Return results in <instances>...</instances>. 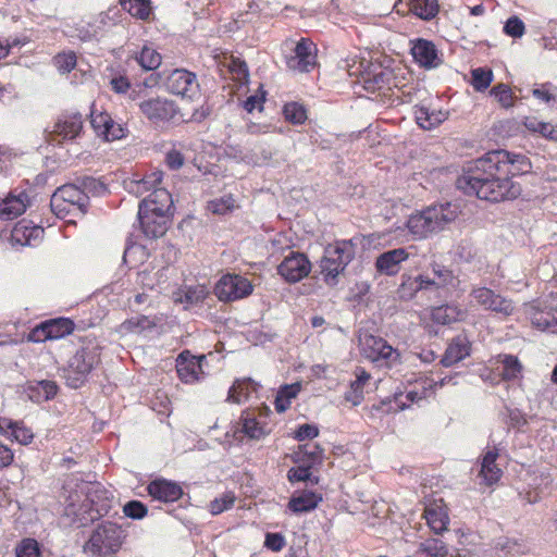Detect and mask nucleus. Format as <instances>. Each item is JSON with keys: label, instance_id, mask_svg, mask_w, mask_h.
<instances>
[{"label": "nucleus", "instance_id": "2f4dec72", "mask_svg": "<svg viewBox=\"0 0 557 557\" xmlns=\"http://www.w3.org/2000/svg\"><path fill=\"white\" fill-rule=\"evenodd\" d=\"M44 230L39 226H28L26 221L18 222L12 230V239L21 245H30V239L39 236Z\"/></svg>", "mask_w": 557, "mask_h": 557}, {"label": "nucleus", "instance_id": "4d7b16f0", "mask_svg": "<svg viewBox=\"0 0 557 557\" xmlns=\"http://www.w3.org/2000/svg\"><path fill=\"white\" fill-rule=\"evenodd\" d=\"M94 129L99 136H102L104 132H108V125L112 123V117L110 114L106 112H101L98 114L91 113V121H90Z\"/></svg>", "mask_w": 557, "mask_h": 557}, {"label": "nucleus", "instance_id": "7c9ffc66", "mask_svg": "<svg viewBox=\"0 0 557 557\" xmlns=\"http://www.w3.org/2000/svg\"><path fill=\"white\" fill-rule=\"evenodd\" d=\"M498 362L502 366L500 374L506 381H512L521 376L522 364L518 357L512 355H499Z\"/></svg>", "mask_w": 557, "mask_h": 557}, {"label": "nucleus", "instance_id": "7ed1b4c3", "mask_svg": "<svg viewBox=\"0 0 557 557\" xmlns=\"http://www.w3.org/2000/svg\"><path fill=\"white\" fill-rule=\"evenodd\" d=\"M355 253L356 245L351 239L336 240L324 248L319 269L323 282L329 287H335L339 283Z\"/></svg>", "mask_w": 557, "mask_h": 557}, {"label": "nucleus", "instance_id": "f704fd0d", "mask_svg": "<svg viewBox=\"0 0 557 557\" xmlns=\"http://www.w3.org/2000/svg\"><path fill=\"white\" fill-rule=\"evenodd\" d=\"M425 519L434 533L441 534L447 530L449 519L442 508H428L425 510Z\"/></svg>", "mask_w": 557, "mask_h": 557}, {"label": "nucleus", "instance_id": "338daca9", "mask_svg": "<svg viewBox=\"0 0 557 557\" xmlns=\"http://www.w3.org/2000/svg\"><path fill=\"white\" fill-rule=\"evenodd\" d=\"M300 392V384H292V385H284L282 386L278 392L277 396L281 398H284L290 403L293 398L297 396V394Z\"/></svg>", "mask_w": 557, "mask_h": 557}, {"label": "nucleus", "instance_id": "6e6552de", "mask_svg": "<svg viewBox=\"0 0 557 557\" xmlns=\"http://www.w3.org/2000/svg\"><path fill=\"white\" fill-rule=\"evenodd\" d=\"M253 290L250 281L238 274H225L215 285V295L221 301H235L248 297Z\"/></svg>", "mask_w": 557, "mask_h": 557}, {"label": "nucleus", "instance_id": "473e14b6", "mask_svg": "<svg viewBox=\"0 0 557 557\" xmlns=\"http://www.w3.org/2000/svg\"><path fill=\"white\" fill-rule=\"evenodd\" d=\"M161 181L162 173L159 171L152 172L151 174L145 176L141 180L132 181L129 183V190L136 194L137 196H141L146 191H153L156 188H159L158 185L161 184Z\"/></svg>", "mask_w": 557, "mask_h": 557}, {"label": "nucleus", "instance_id": "1a4fd4ad", "mask_svg": "<svg viewBox=\"0 0 557 557\" xmlns=\"http://www.w3.org/2000/svg\"><path fill=\"white\" fill-rule=\"evenodd\" d=\"M472 300L484 310L493 311L502 317H509L515 311V306L510 299L503 297L487 287H475L471 290Z\"/></svg>", "mask_w": 557, "mask_h": 557}, {"label": "nucleus", "instance_id": "e2e57ef3", "mask_svg": "<svg viewBox=\"0 0 557 557\" xmlns=\"http://www.w3.org/2000/svg\"><path fill=\"white\" fill-rule=\"evenodd\" d=\"M265 100V92L261 91L260 95L256 94L249 96L244 102V109L247 112H252L255 109L262 110L263 102Z\"/></svg>", "mask_w": 557, "mask_h": 557}, {"label": "nucleus", "instance_id": "72a5a7b5", "mask_svg": "<svg viewBox=\"0 0 557 557\" xmlns=\"http://www.w3.org/2000/svg\"><path fill=\"white\" fill-rule=\"evenodd\" d=\"M45 322L50 339L62 338L71 334L74 330L73 321L67 318L51 319Z\"/></svg>", "mask_w": 557, "mask_h": 557}, {"label": "nucleus", "instance_id": "39448f33", "mask_svg": "<svg viewBox=\"0 0 557 557\" xmlns=\"http://www.w3.org/2000/svg\"><path fill=\"white\" fill-rule=\"evenodd\" d=\"M125 537L124 530L111 521L100 523L85 543L83 549L91 556H107L116 553Z\"/></svg>", "mask_w": 557, "mask_h": 557}, {"label": "nucleus", "instance_id": "ddd939ff", "mask_svg": "<svg viewBox=\"0 0 557 557\" xmlns=\"http://www.w3.org/2000/svg\"><path fill=\"white\" fill-rule=\"evenodd\" d=\"M83 129L82 114L63 115L53 126L48 140L61 144L63 140L76 138Z\"/></svg>", "mask_w": 557, "mask_h": 557}, {"label": "nucleus", "instance_id": "423d86ee", "mask_svg": "<svg viewBox=\"0 0 557 557\" xmlns=\"http://www.w3.org/2000/svg\"><path fill=\"white\" fill-rule=\"evenodd\" d=\"M100 361V349L98 345L88 343L78 349L69 360L65 370L67 385L78 388L85 382L87 375Z\"/></svg>", "mask_w": 557, "mask_h": 557}, {"label": "nucleus", "instance_id": "a19ab883", "mask_svg": "<svg viewBox=\"0 0 557 557\" xmlns=\"http://www.w3.org/2000/svg\"><path fill=\"white\" fill-rule=\"evenodd\" d=\"M286 121L293 124H302L307 120V112L304 106L297 102L286 103L283 108Z\"/></svg>", "mask_w": 557, "mask_h": 557}, {"label": "nucleus", "instance_id": "a211bd4d", "mask_svg": "<svg viewBox=\"0 0 557 557\" xmlns=\"http://www.w3.org/2000/svg\"><path fill=\"white\" fill-rule=\"evenodd\" d=\"M422 277L428 290L455 286L457 281L453 271L438 263H432Z\"/></svg>", "mask_w": 557, "mask_h": 557}, {"label": "nucleus", "instance_id": "774afa93", "mask_svg": "<svg viewBox=\"0 0 557 557\" xmlns=\"http://www.w3.org/2000/svg\"><path fill=\"white\" fill-rule=\"evenodd\" d=\"M519 497L523 503L530 505L536 504L542 499L541 492L537 488L519 492Z\"/></svg>", "mask_w": 557, "mask_h": 557}, {"label": "nucleus", "instance_id": "5701e85b", "mask_svg": "<svg viewBox=\"0 0 557 557\" xmlns=\"http://www.w3.org/2000/svg\"><path fill=\"white\" fill-rule=\"evenodd\" d=\"M27 196L21 193L18 196L8 195L2 201H0V219L1 220H13L21 215L26 210Z\"/></svg>", "mask_w": 557, "mask_h": 557}, {"label": "nucleus", "instance_id": "0e129e2a", "mask_svg": "<svg viewBox=\"0 0 557 557\" xmlns=\"http://www.w3.org/2000/svg\"><path fill=\"white\" fill-rule=\"evenodd\" d=\"M124 136H125L124 128L121 126V124L115 123L113 120H112V123H110L108 125V132H104V134L102 135V137L108 141L121 139Z\"/></svg>", "mask_w": 557, "mask_h": 557}, {"label": "nucleus", "instance_id": "37998d69", "mask_svg": "<svg viewBox=\"0 0 557 557\" xmlns=\"http://www.w3.org/2000/svg\"><path fill=\"white\" fill-rule=\"evenodd\" d=\"M472 86L478 91L485 90L493 79V73L491 70H485L483 67H476L472 70Z\"/></svg>", "mask_w": 557, "mask_h": 557}, {"label": "nucleus", "instance_id": "6e6d98bb", "mask_svg": "<svg viewBox=\"0 0 557 557\" xmlns=\"http://www.w3.org/2000/svg\"><path fill=\"white\" fill-rule=\"evenodd\" d=\"M147 511V507L139 500H131L123 507L125 516L132 519H143Z\"/></svg>", "mask_w": 557, "mask_h": 557}, {"label": "nucleus", "instance_id": "4c0bfd02", "mask_svg": "<svg viewBox=\"0 0 557 557\" xmlns=\"http://www.w3.org/2000/svg\"><path fill=\"white\" fill-rule=\"evenodd\" d=\"M124 10L131 15L145 20L150 14V0H120Z\"/></svg>", "mask_w": 557, "mask_h": 557}, {"label": "nucleus", "instance_id": "13d9d810", "mask_svg": "<svg viewBox=\"0 0 557 557\" xmlns=\"http://www.w3.org/2000/svg\"><path fill=\"white\" fill-rule=\"evenodd\" d=\"M318 435V426L308 423L301 424L295 432V438L299 442L315 438Z\"/></svg>", "mask_w": 557, "mask_h": 557}, {"label": "nucleus", "instance_id": "2eb2a0df", "mask_svg": "<svg viewBox=\"0 0 557 557\" xmlns=\"http://www.w3.org/2000/svg\"><path fill=\"white\" fill-rule=\"evenodd\" d=\"M409 257L405 248H395L382 252L375 260V269L381 275H396L401 268V263Z\"/></svg>", "mask_w": 557, "mask_h": 557}, {"label": "nucleus", "instance_id": "393cba45", "mask_svg": "<svg viewBox=\"0 0 557 557\" xmlns=\"http://www.w3.org/2000/svg\"><path fill=\"white\" fill-rule=\"evenodd\" d=\"M323 448L318 444L299 445L293 454V460L296 463H307L311 467L321 465L323 461Z\"/></svg>", "mask_w": 557, "mask_h": 557}, {"label": "nucleus", "instance_id": "412c9836", "mask_svg": "<svg viewBox=\"0 0 557 557\" xmlns=\"http://www.w3.org/2000/svg\"><path fill=\"white\" fill-rule=\"evenodd\" d=\"M147 491L153 499L163 503L176 502L183 495V490L178 484L164 479L154 480L149 483Z\"/></svg>", "mask_w": 557, "mask_h": 557}, {"label": "nucleus", "instance_id": "a878e982", "mask_svg": "<svg viewBox=\"0 0 557 557\" xmlns=\"http://www.w3.org/2000/svg\"><path fill=\"white\" fill-rule=\"evenodd\" d=\"M259 384L251 379H238L228 389L226 400L228 403L240 404L247 400L251 393L257 392Z\"/></svg>", "mask_w": 557, "mask_h": 557}, {"label": "nucleus", "instance_id": "5fc2aeb1", "mask_svg": "<svg viewBox=\"0 0 557 557\" xmlns=\"http://www.w3.org/2000/svg\"><path fill=\"white\" fill-rule=\"evenodd\" d=\"M228 67L233 74L234 79H236L238 83L246 84L248 82L249 72L244 61L232 59Z\"/></svg>", "mask_w": 557, "mask_h": 557}, {"label": "nucleus", "instance_id": "c756f323", "mask_svg": "<svg viewBox=\"0 0 557 557\" xmlns=\"http://www.w3.org/2000/svg\"><path fill=\"white\" fill-rule=\"evenodd\" d=\"M321 500L322 497L315 493L304 492L302 494L290 498L288 508L296 513L307 512L313 510Z\"/></svg>", "mask_w": 557, "mask_h": 557}, {"label": "nucleus", "instance_id": "c03bdc74", "mask_svg": "<svg viewBox=\"0 0 557 557\" xmlns=\"http://www.w3.org/2000/svg\"><path fill=\"white\" fill-rule=\"evenodd\" d=\"M498 103L505 108H511L513 106V95L510 87L506 84H498L491 89Z\"/></svg>", "mask_w": 557, "mask_h": 557}, {"label": "nucleus", "instance_id": "58836bf2", "mask_svg": "<svg viewBox=\"0 0 557 557\" xmlns=\"http://www.w3.org/2000/svg\"><path fill=\"white\" fill-rule=\"evenodd\" d=\"M138 63L144 70L152 71L160 66L161 64V55L158 51L152 48L144 47L136 58Z\"/></svg>", "mask_w": 557, "mask_h": 557}, {"label": "nucleus", "instance_id": "cd10ccee", "mask_svg": "<svg viewBox=\"0 0 557 557\" xmlns=\"http://www.w3.org/2000/svg\"><path fill=\"white\" fill-rule=\"evenodd\" d=\"M428 290L426 285L423 282L422 274L417 276H410L403 274L401 283L397 288V295L399 299L410 300L412 299L418 292Z\"/></svg>", "mask_w": 557, "mask_h": 557}, {"label": "nucleus", "instance_id": "c85d7f7f", "mask_svg": "<svg viewBox=\"0 0 557 557\" xmlns=\"http://www.w3.org/2000/svg\"><path fill=\"white\" fill-rule=\"evenodd\" d=\"M466 312L455 305H443L432 310V319L440 324H450L465 318Z\"/></svg>", "mask_w": 557, "mask_h": 557}, {"label": "nucleus", "instance_id": "f8f14e48", "mask_svg": "<svg viewBox=\"0 0 557 557\" xmlns=\"http://www.w3.org/2000/svg\"><path fill=\"white\" fill-rule=\"evenodd\" d=\"M315 52V45L309 39L301 38L294 49V55L287 59L288 69L300 73L310 72L317 65Z\"/></svg>", "mask_w": 557, "mask_h": 557}, {"label": "nucleus", "instance_id": "aec40b11", "mask_svg": "<svg viewBox=\"0 0 557 557\" xmlns=\"http://www.w3.org/2000/svg\"><path fill=\"white\" fill-rule=\"evenodd\" d=\"M173 206V200L171 194L165 188H156L151 194L143 199L138 209L145 212H154L168 214Z\"/></svg>", "mask_w": 557, "mask_h": 557}, {"label": "nucleus", "instance_id": "0eeeda50", "mask_svg": "<svg viewBox=\"0 0 557 557\" xmlns=\"http://www.w3.org/2000/svg\"><path fill=\"white\" fill-rule=\"evenodd\" d=\"M361 354L372 362H383L391 367L400 359V354L384 338L374 335H364L360 338Z\"/></svg>", "mask_w": 557, "mask_h": 557}, {"label": "nucleus", "instance_id": "c9c22d12", "mask_svg": "<svg viewBox=\"0 0 557 557\" xmlns=\"http://www.w3.org/2000/svg\"><path fill=\"white\" fill-rule=\"evenodd\" d=\"M411 11L420 18L431 20L438 11L437 0H412Z\"/></svg>", "mask_w": 557, "mask_h": 557}, {"label": "nucleus", "instance_id": "f3484780", "mask_svg": "<svg viewBox=\"0 0 557 557\" xmlns=\"http://www.w3.org/2000/svg\"><path fill=\"white\" fill-rule=\"evenodd\" d=\"M168 214L145 212L138 209V221L144 235L147 238H158L165 234L168 230Z\"/></svg>", "mask_w": 557, "mask_h": 557}, {"label": "nucleus", "instance_id": "69168bd1", "mask_svg": "<svg viewBox=\"0 0 557 557\" xmlns=\"http://www.w3.org/2000/svg\"><path fill=\"white\" fill-rule=\"evenodd\" d=\"M165 161L170 169L178 170L184 164V157L178 150L172 149L166 153Z\"/></svg>", "mask_w": 557, "mask_h": 557}, {"label": "nucleus", "instance_id": "3c124183", "mask_svg": "<svg viewBox=\"0 0 557 557\" xmlns=\"http://www.w3.org/2000/svg\"><path fill=\"white\" fill-rule=\"evenodd\" d=\"M9 428L12 429V436L22 445H27L32 442L34 434L30 429L24 426L18 422H10Z\"/></svg>", "mask_w": 557, "mask_h": 557}, {"label": "nucleus", "instance_id": "ea45409f", "mask_svg": "<svg viewBox=\"0 0 557 557\" xmlns=\"http://www.w3.org/2000/svg\"><path fill=\"white\" fill-rule=\"evenodd\" d=\"M242 430L250 438L260 440L264 435V430L260 423L250 413H243L242 418Z\"/></svg>", "mask_w": 557, "mask_h": 557}, {"label": "nucleus", "instance_id": "4468645a", "mask_svg": "<svg viewBox=\"0 0 557 557\" xmlns=\"http://www.w3.org/2000/svg\"><path fill=\"white\" fill-rule=\"evenodd\" d=\"M411 54L413 60L423 69L431 70L442 64V58L436 46L426 39L411 40Z\"/></svg>", "mask_w": 557, "mask_h": 557}, {"label": "nucleus", "instance_id": "bb28decb", "mask_svg": "<svg viewBox=\"0 0 557 557\" xmlns=\"http://www.w3.org/2000/svg\"><path fill=\"white\" fill-rule=\"evenodd\" d=\"M497 456L496 449L488 450L482 459L480 475L487 485L497 482L502 476V470L496 465Z\"/></svg>", "mask_w": 557, "mask_h": 557}, {"label": "nucleus", "instance_id": "f03ea898", "mask_svg": "<svg viewBox=\"0 0 557 557\" xmlns=\"http://www.w3.org/2000/svg\"><path fill=\"white\" fill-rule=\"evenodd\" d=\"M459 213V207L451 202L432 205L412 213L407 221V227L414 236L425 238L444 231Z\"/></svg>", "mask_w": 557, "mask_h": 557}, {"label": "nucleus", "instance_id": "864d4df0", "mask_svg": "<svg viewBox=\"0 0 557 557\" xmlns=\"http://www.w3.org/2000/svg\"><path fill=\"white\" fill-rule=\"evenodd\" d=\"M426 394H428V388L423 386L421 391L411 389V391H408L406 394H398V395H396L395 399H396V403L398 404L399 408L405 409L409 405L401 400L403 397H405L410 404H413V403H418L420 400L425 399Z\"/></svg>", "mask_w": 557, "mask_h": 557}, {"label": "nucleus", "instance_id": "e433bc0d", "mask_svg": "<svg viewBox=\"0 0 557 557\" xmlns=\"http://www.w3.org/2000/svg\"><path fill=\"white\" fill-rule=\"evenodd\" d=\"M156 325V320L148 315H137L124 321L122 329L127 332L140 333L143 331L153 329Z\"/></svg>", "mask_w": 557, "mask_h": 557}, {"label": "nucleus", "instance_id": "4be33fe9", "mask_svg": "<svg viewBox=\"0 0 557 557\" xmlns=\"http://www.w3.org/2000/svg\"><path fill=\"white\" fill-rule=\"evenodd\" d=\"M470 355V342L467 336L458 335L448 344L441 359L444 367H450Z\"/></svg>", "mask_w": 557, "mask_h": 557}, {"label": "nucleus", "instance_id": "b1692460", "mask_svg": "<svg viewBox=\"0 0 557 557\" xmlns=\"http://www.w3.org/2000/svg\"><path fill=\"white\" fill-rule=\"evenodd\" d=\"M447 112L431 110L429 107H416L414 117L418 125L423 129H432L447 119Z\"/></svg>", "mask_w": 557, "mask_h": 557}, {"label": "nucleus", "instance_id": "9d476101", "mask_svg": "<svg viewBox=\"0 0 557 557\" xmlns=\"http://www.w3.org/2000/svg\"><path fill=\"white\" fill-rule=\"evenodd\" d=\"M165 86L170 92L183 98L195 99L200 95L196 75L184 69L172 71L166 77Z\"/></svg>", "mask_w": 557, "mask_h": 557}, {"label": "nucleus", "instance_id": "6ab92c4d", "mask_svg": "<svg viewBox=\"0 0 557 557\" xmlns=\"http://www.w3.org/2000/svg\"><path fill=\"white\" fill-rule=\"evenodd\" d=\"M205 356L199 358L193 356L188 350L182 351L176 359V371L178 377L185 383H193L199 379L201 362Z\"/></svg>", "mask_w": 557, "mask_h": 557}, {"label": "nucleus", "instance_id": "de8ad7c7", "mask_svg": "<svg viewBox=\"0 0 557 557\" xmlns=\"http://www.w3.org/2000/svg\"><path fill=\"white\" fill-rule=\"evenodd\" d=\"M504 33L512 38H521L525 33V25L519 16L512 15L506 21Z\"/></svg>", "mask_w": 557, "mask_h": 557}, {"label": "nucleus", "instance_id": "f257e3e1", "mask_svg": "<svg viewBox=\"0 0 557 557\" xmlns=\"http://www.w3.org/2000/svg\"><path fill=\"white\" fill-rule=\"evenodd\" d=\"M530 170L531 163L525 156L493 150L476 159L457 178L456 186L468 196L487 201L515 199L521 194V187L511 178Z\"/></svg>", "mask_w": 557, "mask_h": 557}, {"label": "nucleus", "instance_id": "052dcab7", "mask_svg": "<svg viewBox=\"0 0 557 557\" xmlns=\"http://www.w3.org/2000/svg\"><path fill=\"white\" fill-rule=\"evenodd\" d=\"M36 389L39 393H44L45 400H49L57 395L58 385L53 381L44 380L37 382Z\"/></svg>", "mask_w": 557, "mask_h": 557}, {"label": "nucleus", "instance_id": "79ce46f5", "mask_svg": "<svg viewBox=\"0 0 557 557\" xmlns=\"http://www.w3.org/2000/svg\"><path fill=\"white\" fill-rule=\"evenodd\" d=\"M420 550L425 553L429 557H446L448 554L444 542L437 539H428L422 542L420 544Z\"/></svg>", "mask_w": 557, "mask_h": 557}, {"label": "nucleus", "instance_id": "a18cd8bd", "mask_svg": "<svg viewBox=\"0 0 557 557\" xmlns=\"http://www.w3.org/2000/svg\"><path fill=\"white\" fill-rule=\"evenodd\" d=\"M312 467L307 463H300L298 467L290 468L287 472L288 480L294 482L311 481L317 483L318 479L312 480L311 469Z\"/></svg>", "mask_w": 557, "mask_h": 557}, {"label": "nucleus", "instance_id": "09e8293b", "mask_svg": "<svg viewBox=\"0 0 557 557\" xmlns=\"http://www.w3.org/2000/svg\"><path fill=\"white\" fill-rule=\"evenodd\" d=\"M16 557H39V545L34 539H24L15 549Z\"/></svg>", "mask_w": 557, "mask_h": 557}, {"label": "nucleus", "instance_id": "8fccbe9b", "mask_svg": "<svg viewBox=\"0 0 557 557\" xmlns=\"http://www.w3.org/2000/svg\"><path fill=\"white\" fill-rule=\"evenodd\" d=\"M54 65L62 74L70 73L76 65V55L74 52L59 53L53 59Z\"/></svg>", "mask_w": 557, "mask_h": 557}, {"label": "nucleus", "instance_id": "20e7f679", "mask_svg": "<svg viewBox=\"0 0 557 557\" xmlns=\"http://www.w3.org/2000/svg\"><path fill=\"white\" fill-rule=\"evenodd\" d=\"M89 197L79 189L77 184H65L59 187L51 196L50 207L59 218L67 215L83 216L89 208Z\"/></svg>", "mask_w": 557, "mask_h": 557}, {"label": "nucleus", "instance_id": "dca6fc26", "mask_svg": "<svg viewBox=\"0 0 557 557\" xmlns=\"http://www.w3.org/2000/svg\"><path fill=\"white\" fill-rule=\"evenodd\" d=\"M141 113L153 122L168 121L175 115V108L171 101L161 98H152L139 104Z\"/></svg>", "mask_w": 557, "mask_h": 557}, {"label": "nucleus", "instance_id": "9b49d317", "mask_svg": "<svg viewBox=\"0 0 557 557\" xmlns=\"http://www.w3.org/2000/svg\"><path fill=\"white\" fill-rule=\"evenodd\" d=\"M278 274L288 283H297L308 276L311 262L302 252L292 251L277 268Z\"/></svg>", "mask_w": 557, "mask_h": 557}, {"label": "nucleus", "instance_id": "603ef678", "mask_svg": "<svg viewBox=\"0 0 557 557\" xmlns=\"http://www.w3.org/2000/svg\"><path fill=\"white\" fill-rule=\"evenodd\" d=\"M74 184H77L79 189L88 197L89 195H96L99 190L103 189V185L90 176L78 177Z\"/></svg>", "mask_w": 557, "mask_h": 557}, {"label": "nucleus", "instance_id": "680f3d73", "mask_svg": "<svg viewBox=\"0 0 557 557\" xmlns=\"http://www.w3.org/2000/svg\"><path fill=\"white\" fill-rule=\"evenodd\" d=\"M264 545L273 552H280L285 545L284 536L280 533H268Z\"/></svg>", "mask_w": 557, "mask_h": 557}, {"label": "nucleus", "instance_id": "49530a36", "mask_svg": "<svg viewBox=\"0 0 557 557\" xmlns=\"http://www.w3.org/2000/svg\"><path fill=\"white\" fill-rule=\"evenodd\" d=\"M235 496L233 493H225L221 497L213 499L209 504V509L212 515H220L234 506Z\"/></svg>", "mask_w": 557, "mask_h": 557}, {"label": "nucleus", "instance_id": "bf43d9fd", "mask_svg": "<svg viewBox=\"0 0 557 557\" xmlns=\"http://www.w3.org/2000/svg\"><path fill=\"white\" fill-rule=\"evenodd\" d=\"M29 342L34 343H44L50 339L48 329H46V322L40 323L35 329H33L27 336Z\"/></svg>", "mask_w": 557, "mask_h": 557}]
</instances>
